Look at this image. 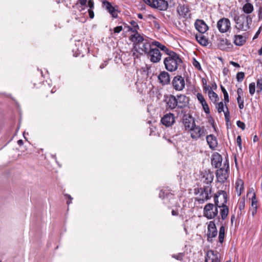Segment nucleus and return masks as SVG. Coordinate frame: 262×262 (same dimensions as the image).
I'll list each match as a JSON object with an SVG mask.
<instances>
[{"instance_id":"11","label":"nucleus","mask_w":262,"mask_h":262,"mask_svg":"<svg viewBox=\"0 0 262 262\" xmlns=\"http://www.w3.org/2000/svg\"><path fill=\"white\" fill-rule=\"evenodd\" d=\"M229 169L228 164L226 168L222 167L216 171V177L219 182L224 183L228 178V170Z\"/></svg>"},{"instance_id":"34","label":"nucleus","mask_w":262,"mask_h":262,"mask_svg":"<svg viewBox=\"0 0 262 262\" xmlns=\"http://www.w3.org/2000/svg\"><path fill=\"white\" fill-rule=\"evenodd\" d=\"M172 257L179 261H182L184 257V253L181 252L177 254H172Z\"/></svg>"},{"instance_id":"21","label":"nucleus","mask_w":262,"mask_h":262,"mask_svg":"<svg viewBox=\"0 0 262 262\" xmlns=\"http://www.w3.org/2000/svg\"><path fill=\"white\" fill-rule=\"evenodd\" d=\"M177 12L182 17L187 18L190 16V11L188 6L180 4L177 7Z\"/></svg>"},{"instance_id":"57","label":"nucleus","mask_w":262,"mask_h":262,"mask_svg":"<svg viewBox=\"0 0 262 262\" xmlns=\"http://www.w3.org/2000/svg\"><path fill=\"white\" fill-rule=\"evenodd\" d=\"M147 5L152 8V0H143Z\"/></svg>"},{"instance_id":"26","label":"nucleus","mask_w":262,"mask_h":262,"mask_svg":"<svg viewBox=\"0 0 262 262\" xmlns=\"http://www.w3.org/2000/svg\"><path fill=\"white\" fill-rule=\"evenodd\" d=\"M246 41V39L242 35H234L233 42L235 45L242 46L245 43Z\"/></svg>"},{"instance_id":"33","label":"nucleus","mask_w":262,"mask_h":262,"mask_svg":"<svg viewBox=\"0 0 262 262\" xmlns=\"http://www.w3.org/2000/svg\"><path fill=\"white\" fill-rule=\"evenodd\" d=\"M133 56L135 59L140 58V56L143 54L142 53L139 51L138 49H136V50H135V46H134L133 49Z\"/></svg>"},{"instance_id":"63","label":"nucleus","mask_w":262,"mask_h":262,"mask_svg":"<svg viewBox=\"0 0 262 262\" xmlns=\"http://www.w3.org/2000/svg\"><path fill=\"white\" fill-rule=\"evenodd\" d=\"M257 212V208H253L252 210V216H254Z\"/></svg>"},{"instance_id":"37","label":"nucleus","mask_w":262,"mask_h":262,"mask_svg":"<svg viewBox=\"0 0 262 262\" xmlns=\"http://www.w3.org/2000/svg\"><path fill=\"white\" fill-rule=\"evenodd\" d=\"M251 206L253 208H257V201L256 199V194L255 192L253 193V195L251 199Z\"/></svg>"},{"instance_id":"18","label":"nucleus","mask_w":262,"mask_h":262,"mask_svg":"<svg viewBox=\"0 0 262 262\" xmlns=\"http://www.w3.org/2000/svg\"><path fill=\"white\" fill-rule=\"evenodd\" d=\"M161 122L166 126H171L174 122V115L171 113L165 115L161 119Z\"/></svg>"},{"instance_id":"12","label":"nucleus","mask_w":262,"mask_h":262,"mask_svg":"<svg viewBox=\"0 0 262 262\" xmlns=\"http://www.w3.org/2000/svg\"><path fill=\"white\" fill-rule=\"evenodd\" d=\"M162 55V54L158 49L154 48L152 47L147 54L148 57L149 58L150 61L153 63L159 62L161 59Z\"/></svg>"},{"instance_id":"60","label":"nucleus","mask_w":262,"mask_h":262,"mask_svg":"<svg viewBox=\"0 0 262 262\" xmlns=\"http://www.w3.org/2000/svg\"><path fill=\"white\" fill-rule=\"evenodd\" d=\"M260 33V28L258 29V30L255 33L254 36L253 38V39H256L258 37V36L259 35Z\"/></svg>"},{"instance_id":"28","label":"nucleus","mask_w":262,"mask_h":262,"mask_svg":"<svg viewBox=\"0 0 262 262\" xmlns=\"http://www.w3.org/2000/svg\"><path fill=\"white\" fill-rule=\"evenodd\" d=\"M253 6L249 3H247L243 7V11L246 14H250L253 11Z\"/></svg>"},{"instance_id":"17","label":"nucleus","mask_w":262,"mask_h":262,"mask_svg":"<svg viewBox=\"0 0 262 262\" xmlns=\"http://www.w3.org/2000/svg\"><path fill=\"white\" fill-rule=\"evenodd\" d=\"M159 82L163 85H167L170 83V74L166 71L161 72L158 77Z\"/></svg>"},{"instance_id":"7","label":"nucleus","mask_w":262,"mask_h":262,"mask_svg":"<svg viewBox=\"0 0 262 262\" xmlns=\"http://www.w3.org/2000/svg\"><path fill=\"white\" fill-rule=\"evenodd\" d=\"M190 133L191 138L195 140L203 139L207 134V130L204 126H200L196 125L191 129Z\"/></svg>"},{"instance_id":"48","label":"nucleus","mask_w":262,"mask_h":262,"mask_svg":"<svg viewBox=\"0 0 262 262\" xmlns=\"http://www.w3.org/2000/svg\"><path fill=\"white\" fill-rule=\"evenodd\" d=\"M130 24L133 27V28H131L130 27H129L131 29H136L137 30V29H139V26L136 21H135L134 20H132L130 22Z\"/></svg>"},{"instance_id":"64","label":"nucleus","mask_w":262,"mask_h":262,"mask_svg":"<svg viewBox=\"0 0 262 262\" xmlns=\"http://www.w3.org/2000/svg\"><path fill=\"white\" fill-rule=\"evenodd\" d=\"M17 144L20 145V146H21L23 145L24 144V142L22 140L20 139V140H18L17 141Z\"/></svg>"},{"instance_id":"3","label":"nucleus","mask_w":262,"mask_h":262,"mask_svg":"<svg viewBox=\"0 0 262 262\" xmlns=\"http://www.w3.org/2000/svg\"><path fill=\"white\" fill-rule=\"evenodd\" d=\"M215 205L221 208L220 215L222 220H225L229 213V208L226 205L228 201V195L224 190L218 191L214 196Z\"/></svg>"},{"instance_id":"52","label":"nucleus","mask_w":262,"mask_h":262,"mask_svg":"<svg viewBox=\"0 0 262 262\" xmlns=\"http://www.w3.org/2000/svg\"><path fill=\"white\" fill-rule=\"evenodd\" d=\"M83 6H82L81 5L80 6V4H79L78 3H77L75 6H73L74 8L76 7V8H77L79 10V11H81L84 9V8H83Z\"/></svg>"},{"instance_id":"51","label":"nucleus","mask_w":262,"mask_h":262,"mask_svg":"<svg viewBox=\"0 0 262 262\" xmlns=\"http://www.w3.org/2000/svg\"><path fill=\"white\" fill-rule=\"evenodd\" d=\"M64 196L69 199V201L67 202V204L69 205L71 203L73 198L70 194H65Z\"/></svg>"},{"instance_id":"22","label":"nucleus","mask_w":262,"mask_h":262,"mask_svg":"<svg viewBox=\"0 0 262 262\" xmlns=\"http://www.w3.org/2000/svg\"><path fill=\"white\" fill-rule=\"evenodd\" d=\"M151 48L152 46L147 40H145V41H144V43H142L141 45H137L136 46H135V50L137 49L142 53H144L147 55Z\"/></svg>"},{"instance_id":"8","label":"nucleus","mask_w":262,"mask_h":262,"mask_svg":"<svg viewBox=\"0 0 262 262\" xmlns=\"http://www.w3.org/2000/svg\"><path fill=\"white\" fill-rule=\"evenodd\" d=\"M171 83L173 89L177 91H182L185 86L184 78L181 75L174 76Z\"/></svg>"},{"instance_id":"47","label":"nucleus","mask_w":262,"mask_h":262,"mask_svg":"<svg viewBox=\"0 0 262 262\" xmlns=\"http://www.w3.org/2000/svg\"><path fill=\"white\" fill-rule=\"evenodd\" d=\"M237 126L241 128L242 130H244L245 128V124L244 122L238 120L236 122Z\"/></svg>"},{"instance_id":"14","label":"nucleus","mask_w":262,"mask_h":262,"mask_svg":"<svg viewBox=\"0 0 262 262\" xmlns=\"http://www.w3.org/2000/svg\"><path fill=\"white\" fill-rule=\"evenodd\" d=\"M102 6L113 18H116L118 17V6H113L111 3L107 1H103Z\"/></svg>"},{"instance_id":"24","label":"nucleus","mask_w":262,"mask_h":262,"mask_svg":"<svg viewBox=\"0 0 262 262\" xmlns=\"http://www.w3.org/2000/svg\"><path fill=\"white\" fill-rule=\"evenodd\" d=\"M222 156L218 153H216L212 155L211 164L215 168H219L222 165Z\"/></svg>"},{"instance_id":"15","label":"nucleus","mask_w":262,"mask_h":262,"mask_svg":"<svg viewBox=\"0 0 262 262\" xmlns=\"http://www.w3.org/2000/svg\"><path fill=\"white\" fill-rule=\"evenodd\" d=\"M183 124L186 130L189 131L195 125L194 119L190 115H184L183 118Z\"/></svg>"},{"instance_id":"40","label":"nucleus","mask_w":262,"mask_h":262,"mask_svg":"<svg viewBox=\"0 0 262 262\" xmlns=\"http://www.w3.org/2000/svg\"><path fill=\"white\" fill-rule=\"evenodd\" d=\"M225 106H226V110L225 111H224V113L225 120H226V122L228 123L230 121V112L228 110V108L227 106L226 105H225Z\"/></svg>"},{"instance_id":"23","label":"nucleus","mask_w":262,"mask_h":262,"mask_svg":"<svg viewBox=\"0 0 262 262\" xmlns=\"http://www.w3.org/2000/svg\"><path fill=\"white\" fill-rule=\"evenodd\" d=\"M205 262H220V260L217 254H215L214 251L209 250L205 256Z\"/></svg>"},{"instance_id":"41","label":"nucleus","mask_w":262,"mask_h":262,"mask_svg":"<svg viewBox=\"0 0 262 262\" xmlns=\"http://www.w3.org/2000/svg\"><path fill=\"white\" fill-rule=\"evenodd\" d=\"M249 93L251 95H253L255 92V83L252 82L250 83L249 86Z\"/></svg>"},{"instance_id":"5","label":"nucleus","mask_w":262,"mask_h":262,"mask_svg":"<svg viewBox=\"0 0 262 262\" xmlns=\"http://www.w3.org/2000/svg\"><path fill=\"white\" fill-rule=\"evenodd\" d=\"M235 23L238 25V29L247 31L250 28L252 23V17L250 15L242 14L240 15H235L234 17Z\"/></svg>"},{"instance_id":"45","label":"nucleus","mask_w":262,"mask_h":262,"mask_svg":"<svg viewBox=\"0 0 262 262\" xmlns=\"http://www.w3.org/2000/svg\"><path fill=\"white\" fill-rule=\"evenodd\" d=\"M236 143H237V144L239 148L241 150H242V140L241 136H239V135L237 137Z\"/></svg>"},{"instance_id":"38","label":"nucleus","mask_w":262,"mask_h":262,"mask_svg":"<svg viewBox=\"0 0 262 262\" xmlns=\"http://www.w3.org/2000/svg\"><path fill=\"white\" fill-rule=\"evenodd\" d=\"M169 195V193L166 190H161L159 193V197L163 199L165 197H168Z\"/></svg>"},{"instance_id":"62","label":"nucleus","mask_w":262,"mask_h":262,"mask_svg":"<svg viewBox=\"0 0 262 262\" xmlns=\"http://www.w3.org/2000/svg\"><path fill=\"white\" fill-rule=\"evenodd\" d=\"M171 214L172 215L176 216L179 214V212L177 210H172L171 211Z\"/></svg>"},{"instance_id":"25","label":"nucleus","mask_w":262,"mask_h":262,"mask_svg":"<svg viewBox=\"0 0 262 262\" xmlns=\"http://www.w3.org/2000/svg\"><path fill=\"white\" fill-rule=\"evenodd\" d=\"M244 181L241 179H238L235 182V188L238 196H240L242 193V191L244 189Z\"/></svg>"},{"instance_id":"36","label":"nucleus","mask_w":262,"mask_h":262,"mask_svg":"<svg viewBox=\"0 0 262 262\" xmlns=\"http://www.w3.org/2000/svg\"><path fill=\"white\" fill-rule=\"evenodd\" d=\"M256 92L260 93L262 90V79H258L256 83Z\"/></svg>"},{"instance_id":"10","label":"nucleus","mask_w":262,"mask_h":262,"mask_svg":"<svg viewBox=\"0 0 262 262\" xmlns=\"http://www.w3.org/2000/svg\"><path fill=\"white\" fill-rule=\"evenodd\" d=\"M217 234V230L214 221H210L207 226V240L212 243L213 238L215 237Z\"/></svg>"},{"instance_id":"59","label":"nucleus","mask_w":262,"mask_h":262,"mask_svg":"<svg viewBox=\"0 0 262 262\" xmlns=\"http://www.w3.org/2000/svg\"><path fill=\"white\" fill-rule=\"evenodd\" d=\"M230 63L231 64H232V66H233L234 67H236V68H239L240 67L239 64L238 63L235 62L234 61H230Z\"/></svg>"},{"instance_id":"1","label":"nucleus","mask_w":262,"mask_h":262,"mask_svg":"<svg viewBox=\"0 0 262 262\" xmlns=\"http://www.w3.org/2000/svg\"><path fill=\"white\" fill-rule=\"evenodd\" d=\"M214 179L213 172L210 170L201 171L199 175L198 187L194 189V193L199 194L196 201L200 204L210 200L212 196V182Z\"/></svg>"},{"instance_id":"31","label":"nucleus","mask_w":262,"mask_h":262,"mask_svg":"<svg viewBox=\"0 0 262 262\" xmlns=\"http://www.w3.org/2000/svg\"><path fill=\"white\" fill-rule=\"evenodd\" d=\"M221 89L222 92L223 93L224 97V102H225V105H226V103H228L229 102V95H228V92H227L225 88L222 85H221Z\"/></svg>"},{"instance_id":"30","label":"nucleus","mask_w":262,"mask_h":262,"mask_svg":"<svg viewBox=\"0 0 262 262\" xmlns=\"http://www.w3.org/2000/svg\"><path fill=\"white\" fill-rule=\"evenodd\" d=\"M225 227L222 225L219 230V240L220 243L222 244L224 237H225Z\"/></svg>"},{"instance_id":"43","label":"nucleus","mask_w":262,"mask_h":262,"mask_svg":"<svg viewBox=\"0 0 262 262\" xmlns=\"http://www.w3.org/2000/svg\"><path fill=\"white\" fill-rule=\"evenodd\" d=\"M196 97H197L198 100L199 101V102H200V103L201 104L204 103V102H206L205 99H204V96H203V95L202 94L198 93Z\"/></svg>"},{"instance_id":"27","label":"nucleus","mask_w":262,"mask_h":262,"mask_svg":"<svg viewBox=\"0 0 262 262\" xmlns=\"http://www.w3.org/2000/svg\"><path fill=\"white\" fill-rule=\"evenodd\" d=\"M195 38L197 41L201 45L205 46L208 43V39L202 34L200 35L196 34Z\"/></svg>"},{"instance_id":"19","label":"nucleus","mask_w":262,"mask_h":262,"mask_svg":"<svg viewBox=\"0 0 262 262\" xmlns=\"http://www.w3.org/2000/svg\"><path fill=\"white\" fill-rule=\"evenodd\" d=\"M194 25L195 29L201 34L205 33L208 30V26L203 20L197 19Z\"/></svg>"},{"instance_id":"55","label":"nucleus","mask_w":262,"mask_h":262,"mask_svg":"<svg viewBox=\"0 0 262 262\" xmlns=\"http://www.w3.org/2000/svg\"><path fill=\"white\" fill-rule=\"evenodd\" d=\"M88 13L89 14V16L91 18H93L94 17V13L92 9H89L88 10Z\"/></svg>"},{"instance_id":"29","label":"nucleus","mask_w":262,"mask_h":262,"mask_svg":"<svg viewBox=\"0 0 262 262\" xmlns=\"http://www.w3.org/2000/svg\"><path fill=\"white\" fill-rule=\"evenodd\" d=\"M208 89H209L208 93L209 98L212 101L216 102L218 100L217 95L212 91L211 88H210V86H208Z\"/></svg>"},{"instance_id":"2","label":"nucleus","mask_w":262,"mask_h":262,"mask_svg":"<svg viewBox=\"0 0 262 262\" xmlns=\"http://www.w3.org/2000/svg\"><path fill=\"white\" fill-rule=\"evenodd\" d=\"M167 111H172L175 108L181 109L187 105L188 99L184 95L180 94L177 96L169 95L165 97Z\"/></svg>"},{"instance_id":"39","label":"nucleus","mask_w":262,"mask_h":262,"mask_svg":"<svg viewBox=\"0 0 262 262\" xmlns=\"http://www.w3.org/2000/svg\"><path fill=\"white\" fill-rule=\"evenodd\" d=\"M245 198H242L240 200V201L239 202L238 205V208L239 210L241 211L242 210H243L245 208Z\"/></svg>"},{"instance_id":"16","label":"nucleus","mask_w":262,"mask_h":262,"mask_svg":"<svg viewBox=\"0 0 262 262\" xmlns=\"http://www.w3.org/2000/svg\"><path fill=\"white\" fill-rule=\"evenodd\" d=\"M168 7V2L165 0H152V8L160 11H165Z\"/></svg>"},{"instance_id":"50","label":"nucleus","mask_w":262,"mask_h":262,"mask_svg":"<svg viewBox=\"0 0 262 262\" xmlns=\"http://www.w3.org/2000/svg\"><path fill=\"white\" fill-rule=\"evenodd\" d=\"M88 7L90 8L89 9H92L94 7V4L93 0H89L88 2Z\"/></svg>"},{"instance_id":"49","label":"nucleus","mask_w":262,"mask_h":262,"mask_svg":"<svg viewBox=\"0 0 262 262\" xmlns=\"http://www.w3.org/2000/svg\"><path fill=\"white\" fill-rule=\"evenodd\" d=\"M122 30V26H117L114 29V32L115 33H119Z\"/></svg>"},{"instance_id":"9","label":"nucleus","mask_w":262,"mask_h":262,"mask_svg":"<svg viewBox=\"0 0 262 262\" xmlns=\"http://www.w3.org/2000/svg\"><path fill=\"white\" fill-rule=\"evenodd\" d=\"M216 27L220 32L226 33L231 29L230 21L228 18L223 17L218 20Z\"/></svg>"},{"instance_id":"32","label":"nucleus","mask_w":262,"mask_h":262,"mask_svg":"<svg viewBox=\"0 0 262 262\" xmlns=\"http://www.w3.org/2000/svg\"><path fill=\"white\" fill-rule=\"evenodd\" d=\"M159 49L163 51L164 53V54L166 55V56L174 52V51L168 49L165 46L163 45L161 46V47H159Z\"/></svg>"},{"instance_id":"54","label":"nucleus","mask_w":262,"mask_h":262,"mask_svg":"<svg viewBox=\"0 0 262 262\" xmlns=\"http://www.w3.org/2000/svg\"><path fill=\"white\" fill-rule=\"evenodd\" d=\"M87 0H78V2L79 4L82 6H85L86 4Z\"/></svg>"},{"instance_id":"20","label":"nucleus","mask_w":262,"mask_h":262,"mask_svg":"<svg viewBox=\"0 0 262 262\" xmlns=\"http://www.w3.org/2000/svg\"><path fill=\"white\" fill-rule=\"evenodd\" d=\"M206 141L209 148L212 150H215L218 145L217 140L213 135L210 134L206 136Z\"/></svg>"},{"instance_id":"42","label":"nucleus","mask_w":262,"mask_h":262,"mask_svg":"<svg viewBox=\"0 0 262 262\" xmlns=\"http://www.w3.org/2000/svg\"><path fill=\"white\" fill-rule=\"evenodd\" d=\"M245 77V74L244 72H238L236 74V79L238 82H242Z\"/></svg>"},{"instance_id":"13","label":"nucleus","mask_w":262,"mask_h":262,"mask_svg":"<svg viewBox=\"0 0 262 262\" xmlns=\"http://www.w3.org/2000/svg\"><path fill=\"white\" fill-rule=\"evenodd\" d=\"M129 30L135 33L134 34L130 36V39L134 42V46H136L137 45H141L142 43H144V41L147 40L144 39L143 37L138 33L136 29H133L129 27Z\"/></svg>"},{"instance_id":"44","label":"nucleus","mask_w":262,"mask_h":262,"mask_svg":"<svg viewBox=\"0 0 262 262\" xmlns=\"http://www.w3.org/2000/svg\"><path fill=\"white\" fill-rule=\"evenodd\" d=\"M203 108L204 109V111L205 112L208 114L210 113V110L208 106V105L207 104L206 102H204V103L202 104Z\"/></svg>"},{"instance_id":"56","label":"nucleus","mask_w":262,"mask_h":262,"mask_svg":"<svg viewBox=\"0 0 262 262\" xmlns=\"http://www.w3.org/2000/svg\"><path fill=\"white\" fill-rule=\"evenodd\" d=\"M258 17L259 19H262V7H260L258 10Z\"/></svg>"},{"instance_id":"58","label":"nucleus","mask_w":262,"mask_h":262,"mask_svg":"<svg viewBox=\"0 0 262 262\" xmlns=\"http://www.w3.org/2000/svg\"><path fill=\"white\" fill-rule=\"evenodd\" d=\"M152 45H155L156 47H158V49L159 50V47H161V46H162V45L158 41H155L152 42Z\"/></svg>"},{"instance_id":"4","label":"nucleus","mask_w":262,"mask_h":262,"mask_svg":"<svg viewBox=\"0 0 262 262\" xmlns=\"http://www.w3.org/2000/svg\"><path fill=\"white\" fill-rule=\"evenodd\" d=\"M182 62L180 56L175 52L164 57L163 60L165 69L170 72L177 71L179 66Z\"/></svg>"},{"instance_id":"35","label":"nucleus","mask_w":262,"mask_h":262,"mask_svg":"<svg viewBox=\"0 0 262 262\" xmlns=\"http://www.w3.org/2000/svg\"><path fill=\"white\" fill-rule=\"evenodd\" d=\"M224 104L223 102H220L217 103L215 105V107L219 113H221L222 112H224Z\"/></svg>"},{"instance_id":"6","label":"nucleus","mask_w":262,"mask_h":262,"mask_svg":"<svg viewBox=\"0 0 262 262\" xmlns=\"http://www.w3.org/2000/svg\"><path fill=\"white\" fill-rule=\"evenodd\" d=\"M218 208L215 204L212 203L207 204L203 209L204 216L208 220L214 219L217 216L219 221L220 220V217L218 216Z\"/></svg>"},{"instance_id":"53","label":"nucleus","mask_w":262,"mask_h":262,"mask_svg":"<svg viewBox=\"0 0 262 262\" xmlns=\"http://www.w3.org/2000/svg\"><path fill=\"white\" fill-rule=\"evenodd\" d=\"M237 97H242L243 94V91L242 88H239L237 90Z\"/></svg>"},{"instance_id":"61","label":"nucleus","mask_w":262,"mask_h":262,"mask_svg":"<svg viewBox=\"0 0 262 262\" xmlns=\"http://www.w3.org/2000/svg\"><path fill=\"white\" fill-rule=\"evenodd\" d=\"M237 103H244V100L242 99L241 97H237Z\"/></svg>"},{"instance_id":"46","label":"nucleus","mask_w":262,"mask_h":262,"mask_svg":"<svg viewBox=\"0 0 262 262\" xmlns=\"http://www.w3.org/2000/svg\"><path fill=\"white\" fill-rule=\"evenodd\" d=\"M193 66L199 70H201V66L199 61H198L195 59H194L193 61Z\"/></svg>"}]
</instances>
